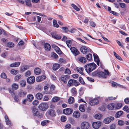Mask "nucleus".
Segmentation results:
<instances>
[{
    "label": "nucleus",
    "mask_w": 129,
    "mask_h": 129,
    "mask_svg": "<svg viewBox=\"0 0 129 129\" xmlns=\"http://www.w3.org/2000/svg\"><path fill=\"white\" fill-rule=\"evenodd\" d=\"M96 67V65L94 63H92L86 65L84 66V68L86 71L89 74L95 69Z\"/></svg>",
    "instance_id": "nucleus-1"
},
{
    "label": "nucleus",
    "mask_w": 129,
    "mask_h": 129,
    "mask_svg": "<svg viewBox=\"0 0 129 129\" xmlns=\"http://www.w3.org/2000/svg\"><path fill=\"white\" fill-rule=\"evenodd\" d=\"M49 107L48 104L46 103L40 104L39 106V109L42 111H45L47 110Z\"/></svg>",
    "instance_id": "nucleus-2"
},
{
    "label": "nucleus",
    "mask_w": 129,
    "mask_h": 129,
    "mask_svg": "<svg viewBox=\"0 0 129 129\" xmlns=\"http://www.w3.org/2000/svg\"><path fill=\"white\" fill-rule=\"evenodd\" d=\"M90 126L89 123L86 121L82 122L81 123V129H88Z\"/></svg>",
    "instance_id": "nucleus-3"
},
{
    "label": "nucleus",
    "mask_w": 129,
    "mask_h": 129,
    "mask_svg": "<svg viewBox=\"0 0 129 129\" xmlns=\"http://www.w3.org/2000/svg\"><path fill=\"white\" fill-rule=\"evenodd\" d=\"M31 109L34 116L40 117L42 116V114L39 113L38 111V109L35 107H32L31 108Z\"/></svg>",
    "instance_id": "nucleus-4"
},
{
    "label": "nucleus",
    "mask_w": 129,
    "mask_h": 129,
    "mask_svg": "<svg viewBox=\"0 0 129 129\" xmlns=\"http://www.w3.org/2000/svg\"><path fill=\"white\" fill-rule=\"evenodd\" d=\"M102 124V123L100 121L94 122H93L92 126L94 129H98L101 126Z\"/></svg>",
    "instance_id": "nucleus-5"
},
{
    "label": "nucleus",
    "mask_w": 129,
    "mask_h": 129,
    "mask_svg": "<svg viewBox=\"0 0 129 129\" xmlns=\"http://www.w3.org/2000/svg\"><path fill=\"white\" fill-rule=\"evenodd\" d=\"M104 71L105 73L100 71L98 76L99 77L106 78V75H109V72L108 70H104Z\"/></svg>",
    "instance_id": "nucleus-6"
},
{
    "label": "nucleus",
    "mask_w": 129,
    "mask_h": 129,
    "mask_svg": "<svg viewBox=\"0 0 129 129\" xmlns=\"http://www.w3.org/2000/svg\"><path fill=\"white\" fill-rule=\"evenodd\" d=\"M89 48H87L85 46H82L80 48V51L83 54H85L89 52Z\"/></svg>",
    "instance_id": "nucleus-7"
},
{
    "label": "nucleus",
    "mask_w": 129,
    "mask_h": 129,
    "mask_svg": "<svg viewBox=\"0 0 129 129\" xmlns=\"http://www.w3.org/2000/svg\"><path fill=\"white\" fill-rule=\"evenodd\" d=\"M71 52L73 55L76 56L79 54V52L77 49L74 47H72L70 48Z\"/></svg>",
    "instance_id": "nucleus-8"
},
{
    "label": "nucleus",
    "mask_w": 129,
    "mask_h": 129,
    "mask_svg": "<svg viewBox=\"0 0 129 129\" xmlns=\"http://www.w3.org/2000/svg\"><path fill=\"white\" fill-rule=\"evenodd\" d=\"M114 117L112 116H110L105 119L103 120L104 123L108 124L114 119Z\"/></svg>",
    "instance_id": "nucleus-9"
},
{
    "label": "nucleus",
    "mask_w": 129,
    "mask_h": 129,
    "mask_svg": "<svg viewBox=\"0 0 129 129\" xmlns=\"http://www.w3.org/2000/svg\"><path fill=\"white\" fill-rule=\"evenodd\" d=\"M27 81L30 84L33 83L35 81V78L33 76H31L27 78Z\"/></svg>",
    "instance_id": "nucleus-10"
},
{
    "label": "nucleus",
    "mask_w": 129,
    "mask_h": 129,
    "mask_svg": "<svg viewBox=\"0 0 129 129\" xmlns=\"http://www.w3.org/2000/svg\"><path fill=\"white\" fill-rule=\"evenodd\" d=\"M70 78V76L68 75H65L61 77V80L64 83H67V81Z\"/></svg>",
    "instance_id": "nucleus-11"
},
{
    "label": "nucleus",
    "mask_w": 129,
    "mask_h": 129,
    "mask_svg": "<svg viewBox=\"0 0 129 129\" xmlns=\"http://www.w3.org/2000/svg\"><path fill=\"white\" fill-rule=\"evenodd\" d=\"M99 102L98 99L96 98L91 100L89 102V104L93 106L98 104Z\"/></svg>",
    "instance_id": "nucleus-12"
},
{
    "label": "nucleus",
    "mask_w": 129,
    "mask_h": 129,
    "mask_svg": "<svg viewBox=\"0 0 129 129\" xmlns=\"http://www.w3.org/2000/svg\"><path fill=\"white\" fill-rule=\"evenodd\" d=\"M51 34L53 38L56 39H59L61 38L60 36L59 35H58L55 32L52 33Z\"/></svg>",
    "instance_id": "nucleus-13"
},
{
    "label": "nucleus",
    "mask_w": 129,
    "mask_h": 129,
    "mask_svg": "<svg viewBox=\"0 0 129 129\" xmlns=\"http://www.w3.org/2000/svg\"><path fill=\"white\" fill-rule=\"evenodd\" d=\"M72 110L70 108H67L64 109L63 111V113L66 115H69L72 113Z\"/></svg>",
    "instance_id": "nucleus-14"
},
{
    "label": "nucleus",
    "mask_w": 129,
    "mask_h": 129,
    "mask_svg": "<svg viewBox=\"0 0 129 129\" xmlns=\"http://www.w3.org/2000/svg\"><path fill=\"white\" fill-rule=\"evenodd\" d=\"M20 63L19 62H15L11 64L10 65V66L11 67H17L19 66Z\"/></svg>",
    "instance_id": "nucleus-15"
},
{
    "label": "nucleus",
    "mask_w": 129,
    "mask_h": 129,
    "mask_svg": "<svg viewBox=\"0 0 129 129\" xmlns=\"http://www.w3.org/2000/svg\"><path fill=\"white\" fill-rule=\"evenodd\" d=\"M47 113L52 116H54L55 113V111L52 109H50L48 111Z\"/></svg>",
    "instance_id": "nucleus-16"
},
{
    "label": "nucleus",
    "mask_w": 129,
    "mask_h": 129,
    "mask_svg": "<svg viewBox=\"0 0 129 129\" xmlns=\"http://www.w3.org/2000/svg\"><path fill=\"white\" fill-rule=\"evenodd\" d=\"M34 72L36 74L38 75L41 73V71L40 68H37L35 69L34 70Z\"/></svg>",
    "instance_id": "nucleus-17"
},
{
    "label": "nucleus",
    "mask_w": 129,
    "mask_h": 129,
    "mask_svg": "<svg viewBox=\"0 0 129 129\" xmlns=\"http://www.w3.org/2000/svg\"><path fill=\"white\" fill-rule=\"evenodd\" d=\"M44 46L45 49L47 51H49L51 48V46L48 43H46L44 44Z\"/></svg>",
    "instance_id": "nucleus-18"
},
{
    "label": "nucleus",
    "mask_w": 129,
    "mask_h": 129,
    "mask_svg": "<svg viewBox=\"0 0 129 129\" xmlns=\"http://www.w3.org/2000/svg\"><path fill=\"white\" fill-rule=\"evenodd\" d=\"M115 106L114 104L110 103L107 106V108L109 110H112L113 109Z\"/></svg>",
    "instance_id": "nucleus-19"
},
{
    "label": "nucleus",
    "mask_w": 129,
    "mask_h": 129,
    "mask_svg": "<svg viewBox=\"0 0 129 129\" xmlns=\"http://www.w3.org/2000/svg\"><path fill=\"white\" fill-rule=\"evenodd\" d=\"M80 115L79 112L78 111H75L73 114V116L75 118L79 117Z\"/></svg>",
    "instance_id": "nucleus-20"
},
{
    "label": "nucleus",
    "mask_w": 129,
    "mask_h": 129,
    "mask_svg": "<svg viewBox=\"0 0 129 129\" xmlns=\"http://www.w3.org/2000/svg\"><path fill=\"white\" fill-rule=\"evenodd\" d=\"M60 100V98L58 96H54L52 99V101L53 102H56Z\"/></svg>",
    "instance_id": "nucleus-21"
},
{
    "label": "nucleus",
    "mask_w": 129,
    "mask_h": 129,
    "mask_svg": "<svg viewBox=\"0 0 129 129\" xmlns=\"http://www.w3.org/2000/svg\"><path fill=\"white\" fill-rule=\"evenodd\" d=\"M43 96V94L40 93H38L36 95V98L39 100L41 99L42 98Z\"/></svg>",
    "instance_id": "nucleus-22"
},
{
    "label": "nucleus",
    "mask_w": 129,
    "mask_h": 129,
    "mask_svg": "<svg viewBox=\"0 0 129 129\" xmlns=\"http://www.w3.org/2000/svg\"><path fill=\"white\" fill-rule=\"evenodd\" d=\"M79 59V60L80 61L83 63H85L86 61V59L84 57H80Z\"/></svg>",
    "instance_id": "nucleus-23"
},
{
    "label": "nucleus",
    "mask_w": 129,
    "mask_h": 129,
    "mask_svg": "<svg viewBox=\"0 0 129 129\" xmlns=\"http://www.w3.org/2000/svg\"><path fill=\"white\" fill-rule=\"evenodd\" d=\"M54 48H55V50L56 52L59 54H61V51L60 49L57 46H54Z\"/></svg>",
    "instance_id": "nucleus-24"
},
{
    "label": "nucleus",
    "mask_w": 129,
    "mask_h": 129,
    "mask_svg": "<svg viewBox=\"0 0 129 129\" xmlns=\"http://www.w3.org/2000/svg\"><path fill=\"white\" fill-rule=\"evenodd\" d=\"M60 66L59 64H55L53 66V69L54 70H56L59 68Z\"/></svg>",
    "instance_id": "nucleus-25"
},
{
    "label": "nucleus",
    "mask_w": 129,
    "mask_h": 129,
    "mask_svg": "<svg viewBox=\"0 0 129 129\" xmlns=\"http://www.w3.org/2000/svg\"><path fill=\"white\" fill-rule=\"evenodd\" d=\"M71 92L73 96H75L77 95V91L76 88L74 87L72 88L71 90Z\"/></svg>",
    "instance_id": "nucleus-26"
},
{
    "label": "nucleus",
    "mask_w": 129,
    "mask_h": 129,
    "mask_svg": "<svg viewBox=\"0 0 129 129\" xmlns=\"http://www.w3.org/2000/svg\"><path fill=\"white\" fill-rule=\"evenodd\" d=\"M123 112L122 111H120L118 112L116 114V118L119 117L120 116L123 114Z\"/></svg>",
    "instance_id": "nucleus-27"
},
{
    "label": "nucleus",
    "mask_w": 129,
    "mask_h": 129,
    "mask_svg": "<svg viewBox=\"0 0 129 129\" xmlns=\"http://www.w3.org/2000/svg\"><path fill=\"white\" fill-rule=\"evenodd\" d=\"M26 94V92L21 91L19 92L18 95L19 96L22 97L24 96Z\"/></svg>",
    "instance_id": "nucleus-28"
},
{
    "label": "nucleus",
    "mask_w": 129,
    "mask_h": 129,
    "mask_svg": "<svg viewBox=\"0 0 129 129\" xmlns=\"http://www.w3.org/2000/svg\"><path fill=\"white\" fill-rule=\"evenodd\" d=\"M77 70L78 72L81 74L84 75V74L83 73V69L82 68H77Z\"/></svg>",
    "instance_id": "nucleus-29"
},
{
    "label": "nucleus",
    "mask_w": 129,
    "mask_h": 129,
    "mask_svg": "<svg viewBox=\"0 0 129 129\" xmlns=\"http://www.w3.org/2000/svg\"><path fill=\"white\" fill-rule=\"evenodd\" d=\"M27 98L29 102H31L34 99L33 95L31 94H29L27 96Z\"/></svg>",
    "instance_id": "nucleus-30"
},
{
    "label": "nucleus",
    "mask_w": 129,
    "mask_h": 129,
    "mask_svg": "<svg viewBox=\"0 0 129 129\" xmlns=\"http://www.w3.org/2000/svg\"><path fill=\"white\" fill-rule=\"evenodd\" d=\"M73 81L74 79H70L68 82V86L70 87L73 85Z\"/></svg>",
    "instance_id": "nucleus-31"
},
{
    "label": "nucleus",
    "mask_w": 129,
    "mask_h": 129,
    "mask_svg": "<svg viewBox=\"0 0 129 129\" xmlns=\"http://www.w3.org/2000/svg\"><path fill=\"white\" fill-rule=\"evenodd\" d=\"M12 89L14 90H17L18 88V86L17 84L14 83L12 85Z\"/></svg>",
    "instance_id": "nucleus-32"
},
{
    "label": "nucleus",
    "mask_w": 129,
    "mask_h": 129,
    "mask_svg": "<svg viewBox=\"0 0 129 129\" xmlns=\"http://www.w3.org/2000/svg\"><path fill=\"white\" fill-rule=\"evenodd\" d=\"M29 68V67L28 66H24L21 67V70L22 72H23L28 69Z\"/></svg>",
    "instance_id": "nucleus-33"
},
{
    "label": "nucleus",
    "mask_w": 129,
    "mask_h": 129,
    "mask_svg": "<svg viewBox=\"0 0 129 129\" xmlns=\"http://www.w3.org/2000/svg\"><path fill=\"white\" fill-rule=\"evenodd\" d=\"M100 71L98 70H96L92 72V74L93 76H99Z\"/></svg>",
    "instance_id": "nucleus-34"
},
{
    "label": "nucleus",
    "mask_w": 129,
    "mask_h": 129,
    "mask_svg": "<svg viewBox=\"0 0 129 129\" xmlns=\"http://www.w3.org/2000/svg\"><path fill=\"white\" fill-rule=\"evenodd\" d=\"M102 114H96L94 116V117L95 118L97 119H101L102 117Z\"/></svg>",
    "instance_id": "nucleus-35"
},
{
    "label": "nucleus",
    "mask_w": 129,
    "mask_h": 129,
    "mask_svg": "<svg viewBox=\"0 0 129 129\" xmlns=\"http://www.w3.org/2000/svg\"><path fill=\"white\" fill-rule=\"evenodd\" d=\"M79 110L81 112H83L85 111V109L84 106L82 105H80L79 107Z\"/></svg>",
    "instance_id": "nucleus-36"
},
{
    "label": "nucleus",
    "mask_w": 129,
    "mask_h": 129,
    "mask_svg": "<svg viewBox=\"0 0 129 129\" xmlns=\"http://www.w3.org/2000/svg\"><path fill=\"white\" fill-rule=\"evenodd\" d=\"M68 102L69 104H72L74 102V98L72 96L70 97L68 100Z\"/></svg>",
    "instance_id": "nucleus-37"
},
{
    "label": "nucleus",
    "mask_w": 129,
    "mask_h": 129,
    "mask_svg": "<svg viewBox=\"0 0 129 129\" xmlns=\"http://www.w3.org/2000/svg\"><path fill=\"white\" fill-rule=\"evenodd\" d=\"M86 57L87 60H91L92 58V54H88L86 55Z\"/></svg>",
    "instance_id": "nucleus-38"
},
{
    "label": "nucleus",
    "mask_w": 129,
    "mask_h": 129,
    "mask_svg": "<svg viewBox=\"0 0 129 129\" xmlns=\"http://www.w3.org/2000/svg\"><path fill=\"white\" fill-rule=\"evenodd\" d=\"M71 6L74 8V9L77 11L80 10V9L75 5L74 4H72L71 5Z\"/></svg>",
    "instance_id": "nucleus-39"
},
{
    "label": "nucleus",
    "mask_w": 129,
    "mask_h": 129,
    "mask_svg": "<svg viewBox=\"0 0 129 129\" xmlns=\"http://www.w3.org/2000/svg\"><path fill=\"white\" fill-rule=\"evenodd\" d=\"M66 43L68 47H70L72 43V41L71 40H69L66 42Z\"/></svg>",
    "instance_id": "nucleus-40"
},
{
    "label": "nucleus",
    "mask_w": 129,
    "mask_h": 129,
    "mask_svg": "<svg viewBox=\"0 0 129 129\" xmlns=\"http://www.w3.org/2000/svg\"><path fill=\"white\" fill-rule=\"evenodd\" d=\"M11 73L13 75H15L19 73V71L16 70L14 69H12L11 71Z\"/></svg>",
    "instance_id": "nucleus-41"
},
{
    "label": "nucleus",
    "mask_w": 129,
    "mask_h": 129,
    "mask_svg": "<svg viewBox=\"0 0 129 129\" xmlns=\"http://www.w3.org/2000/svg\"><path fill=\"white\" fill-rule=\"evenodd\" d=\"M53 26L57 28H58L59 26V25L57 23V21L56 20H53Z\"/></svg>",
    "instance_id": "nucleus-42"
},
{
    "label": "nucleus",
    "mask_w": 129,
    "mask_h": 129,
    "mask_svg": "<svg viewBox=\"0 0 129 129\" xmlns=\"http://www.w3.org/2000/svg\"><path fill=\"white\" fill-rule=\"evenodd\" d=\"M25 2L26 4V5L29 7H31L32 6L30 0H26L25 1Z\"/></svg>",
    "instance_id": "nucleus-43"
},
{
    "label": "nucleus",
    "mask_w": 129,
    "mask_h": 129,
    "mask_svg": "<svg viewBox=\"0 0 129 129\" xmlns=\"http://www.w3.org/2000/svg\"><path fill=\"white\" fill-rule=\"evenodd\" d=\"M7 45L8 47L12 48L14 47V44L13 43L9 42L7 43Z\"/></svg>",
    "instance_id": "nucleus-44"
},
{
    "label": "nucleus",
    "mask_w": 129,
    "mask_h": 129,
    "mask_svg": "<svg viewBox=\"0 0 129 129\" xmlns=\"http://www.w3.org/2000/svg\"><path fill=\"white\" fill-rule=\"evenodd\" d=\"M122 106V104L121 103H117L116 106V108L119 109L121 108Z\"/></svg>",
    "instance_id": "nucleus-45"
},
{
    "label": "nucleus",
    "mask_w": 129,
    "mask_h": 129,
    "mask_svg": "<svg viewBox=\"0 0 129 129\" xmlns=\"http://www.w3.org/2000/svg\"><path fill=\"white\" fill-rule=\"evenodd\" d=\"M1 77L3 79H6L7 78V75L4 73H2L1 74Z\"/></svg>",
    "instance_id": "nucleus-46"
},
{
    "label": "nucleus",
    "mask_w": 129,
    "mask_h": 129,
    "mask_svg": "<svg viewBox=\"0 0 129 129\" xmlns=\"http://www.w3.org/2000/svg\"><path fill=\"white\" fill-rule=\"evenodd\" d=\"M123 110L127 112H129V108L127 106H125L123 108Z\"/></svg>",
    "instance_id": "nucleus-47"
},
{
    "label": "nucleus",
    "mask_w": 129,
    "mask_h": 129,
    "mask_svg": "<svg viewBox=\"0 0 129 129\" xmlns=\"http://www.w3.org/2000/svg\"><path fill=\"white\" fill-rule=\"evenodd\" d=\"M49 122V121L48 120H45L42 121L41 122V124L43 125H45L47 123H48Z\"/></svg>",
    "instance_id": "nucleus-48"
},
{
    "label": "nucleus",
    "mask_w": 129,
    "mask_h": 129,
    "mask_svg": "<svg viewBox=\"0 0 129 129\" xmlns=\"http://www.w3.org/2000/svg\"><path fill=\"white\" fill-rule=\"evenodd\" d=\"M64 73L65 74H70L71 73V71L69 69H66L65 70Z\"/></svg>",
    "instance_id": "nucleus-49"
},
{
    "label": "nucleus",
    "mask_w": 129,
    "mask_h": 129,
    "mask_svg": "<svg viewBox=\"0 0 129 129\" xmlns=\"http://www.w3.org/2000/svg\"><path fill=\"white\" fill-rule=\"evenodd\" d=\"M61 29L65 33H67L69 31L68 28L66 26L62 27Z\"/></svg>",
    "instance_id": "nucleus-50"
},
{
    "label": "nucleus",
    "mask_w": 129,
    "mask_h": 129,
    "mask_svg": "<svg viewBox=\"0 0 129 129\" xmlns=\"http://www.w3.org/2000/svg\"><path fill=\"white\" fill-rule=\"evenodd\" d=\"M21 76L20 75H18L16 76L15 77V79L16 81H17L21 78Z\"/></svg>",
    "instance_id": "nucleus-51"
},
{
    "label": "nucleus",
    "mask_w": 129,
    "mask_h": 129,
    "mask_svg": "<svg viewBox=\"0 0 129 129\" xmlns=\"http://www.w3.org/2000/svg\"><path fill=\"white\" fill-rule=\"evenodd\" d=\"M26 83L25 81H22L21 82L20 85L22 87H24L26 85Z\"/></svg>",
    "instance_id": "nucleus-52"
},
{
    "label": "nucleus",
    "mask_w": 129,
    "mask_h": 129,
    "mask_svg": "<svg viewBox=\"0 0 129 129\" xmlns=\"http://www.w3.org/2000/svg\"><path fill=\"white\" fill-rule=\"evenodd\" d=\"M80 84L79 82H78L76 80H74L73 81V85L77 86L79 85Z\"/></svg>",
    "instance_id": "nucleus-53"
},
{
    "label": "nucleus",
    "mask_w": 129,
    "mask_h": 129,
    "mask_svg": "<svg viewBox=\"0 0 129 129\" xmlns=\"http://www.w3.org/2000/svg\"><path fill=\"white\" fill-rule=\"evenodd\" d=\"M116 127V125L115 124H112L110 126V129H115Z\"/></svg>",
    "instance_id": "nucleus-54"
},
{
    "label": "nucleus",
    "mask_w": 129,
    "mask_h": 129,
    "mask_svg": "<svg viewBox=\"0 0 129 129\" xmlns=\"http://www.w3.org/2000/svg\"><path fill=\"white\" fill-rule=\"evenodd\" d=\"M39 101L37 100H35L33 102V104L34 105L37 106L39 104Z\"/></svg>",
    "instance_id": "nucleus-55"
},
{
    "label": "nucleus",
    "mask_w": 129,
    "mask_h": 129,
    "mask_svg": "<svg viewBox=\"0 0 129 129\" xmlns=\"http://www.w3.org/2000/svg\"><path fill=\"white\" fill-rule=\"evenodd\" d=\"M61 120L62 122H64L66 120V117L64 116H62L61 118Z\"/></svg>",
    "instance_id": "nucleus-56"
},
{
    "label": "nucleus",
    "mask_w": 129,
    "mask_h": 129,
    "mask_svg": "<svg viewBox=\"0 0 129 129\" xmlns=\"http://www.w3.org/2000/svg\"><path fill=\"white\" fill-rule=\"evenodd\" d=\"M71 127V125L70 124H68L66 125L65 129H70Z\"/></svg>",
    "instance_id": "nucleus-57"
},
{
    "label": "nucleus",
    "mask_w": 129,
    "mask_h": 129,
    "mask_svg": "<svg viewBox=\"0 0 129 129\" xmlns=\"http://www.w3.org/2000/svg\"><path fill=\"white\" fill-rule=\"evenodd\" d=\"M79 82L82 84H84V81L83 79L81 77L79 78Z\"/></svg>",
    "instance_id": "nucleus-58"
},
{
    "label": "nucleus",
    "mask_w": 129,
    "mask_h": 129,
    "mask_svg": "<svg viewBox=\"0 0 129 129\" xmlns=\"http://www.w3.org/2000/svg\"><path fill=\"white\" fill-rule=\"evenodd\" d=\"M31 74L30 72L29 71H27L25 74V76L26 77H28Z\"/></svg>",
    "instance_id": "nucleus-59"
},
{
    "label": "nucleus",
    "mask_w": 129,
    "mask_h": 129,
    "mask_svg": "<svg viewBox=\"0 0 129 129\" xmlns=\"http://www.w3.org/2000/svg\"><path fill=\"white\" fill-rule=\"evenodd\" d=\"M60 63H65L66 62L65 60L63 58H60L59 60Z\"/></svg>",
    "instance_id": "nucleus-60"
},
{
    "label": "nucleus",
    "mask_w": 129,
    "mask_h": 129,
    "mask_svg": "<svg viewBox=\"0 0 129 129\" xmlns=\"http://www.w3.org/2000/svg\"><path fill=\"white\" fill-rule=\"evenodd\" d=\"M90 24L91 26L93 27H95L96 25V24L95 22L93 21H90Z\"/></svg>",
    "instance_id": "nucleus-61"
},
{
    "label": "nucleus",
    "mask_w": 129,
    "mask_h": 129,
    "mask_svg": "<svg viewBox=\"0 0 129 129\" xmlns=\"http://www.w3.org/2000/svg\"><path fill=\"white\" fill-rule=\"evenodd\" d=\"M124 102L126 104H129V98H127L125 99L124 100Z\"/></svg>",
    "instance_id": "nucleus-62"
},
{
    "label": "nucleus",
    "mask_w": 129,
    "mask_h": 129,
    "mask_svg": "<svg viewBox=\"0 0 129 129\" xmlns=\"http://www.w3.org/2000/svg\"><path fill=\"white\" fill-rule=\"evenodd\" d=\"M8 90L9 91V92L12 95H13L14 94V91L12 89H11V88H9L8 89Z\"/></svg>",
    "instance_id": "nucleus-63"
},
{
    "label": "nucleus",
    "mask_w": 129,
    "mask_h": 129,
    "mask_svg": "<svg viewBox=\"0 0 129 129\" xmlns=\"http://www.w3.org/2000/svg\"><path fill=\"white\" fill-rule=\"evenodd\" d=\"M123 122L121 120H120L118 121V124L120 125H122L123 124Z\"/></svg>",
    "instance_id": "nucleus-64"
}]
</instances>
